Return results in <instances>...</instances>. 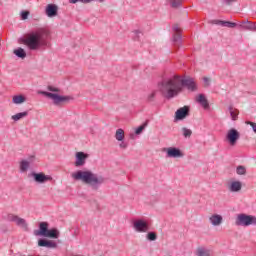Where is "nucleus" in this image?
<instances>
[{"mask_svg":"<svg viewBox=\"0 0 256 256\" xmlns=\"http://www.w3.org/2000/svg\"><path fill=\"white\" fill-rule=\"evenodd\" d=\"M59 231L57 228H52L50 230H48V234H46V237H48L49 239H59Z\"/></svg>","mask_w":256,"mask_h":256,"instance_id":"22","label":"nucleus"},{"mask_svg":"<svg viewBox=\"0 0 256 256\" xmlns=\"http://www.w3.org/2000/svg\"><path fill=\"white\" fill-rule=\"evenodd\" d=\"M146 239L148 241H157V233L155 232H148L146 235Z\"/></svg>","mask_w":256,"mask_h":256,"instance_id":"31","label":"nucleus"},{"mask_svg":"<svg viewBox=\"0 0 256 256\" xmlns=\"http://www.w3.org/2000/svg\"><path fill=\"white\" fill-rule=\"evenodd\" d=\"M20 15H21L22 21L29 19V11H22Z\"/></svg>","mask_w":256,"mask_h":256,"instance_id":"35","label":"nucleus"},{"mask_svg":"<svg viewBox=\"0 0 256 256\" xmlns=\"http://www.w3.org/2000/svg\"><path fill=\"white\" fill-rule=\"evenodd\" d=\"M173 42H174L176 45H181V42H182L181 34L176 33V34L173 36Z\"/></svg>","mask_w":256,"mask_h":256,"instance_id":"33","label":"nucleus"},{"mask_svg":"<svg viewBox=\"0 0 256 256\" xmlns=\"http://www.w3.org/2000/svg\"><path fill=\"white\" fill-rule=\"evenodd\" d=\"M173 30L176 31V32H179V26L175 25V26L173 27Z\"/></svg>","mask_w":256,"mask_h":256,"instance_id":"44","label":"nucleus"},{"mask_svg":"<svg viewBox=\"0 0 256 256\" xmlns=\"http://www.w3.org/2000/svg\"><path fill=\"white\" fill-rule=\"evenodd\" d=\"M29 167H31L30 162L27 160H22L20 162V173H27V171L29 170Z\"/></svg>","mask_w":256,"mask_h":256,"instance_id":"23","label":"nucleus"},{"mask_svg":"<svg viewBox=\"0 0 256 256\" xmlns=\"http://www.w3.org/2000/svg\"><path fill=\"white\" fill-rule=\"evenodd\" d=\"M203 81H204V83H205V87H209V85H211V83L209 82L210 79H209L208 77H204V78H203Z\"/></svg>","mask_w":256,"mask_h":256,"instance_id":"40","label":"nucleus"},{"mask_svg":"<svg viewBox=\"0 0 256 256\" xmlns=\"http://www.w3.org/2000/svg\"><path fill=\"white\" fill-rule=\"evenodd\" d=\"M236 173L237 175H247V168H245V166H238L236 167Z\"/></svg>","mask_w":256,"mask_h":256,"instance_id":"30","label":"nucleus"},{"mask_svg":"<svg viewBox=\"0 0 256 256\" xmlns=\"http://www.w3.org/2000/svg\"><path fill=\"white\" fill-rule=\"evenodd\" d=\"M47 89H48V91H51L52 93H59V91H61L59 88H57L55 86H48Z\"/></svg>","mask_w":256,"mask_h":256,"instance_id":"36","label":"nucleus"},{"mask_svg":"<svg viewBox=\"0 0 256 256\" xmlns=\"http://www.w3.org/2000/svg\"><path fill=\"white\" fill-rule=\"evenodd\" d=\"M252 225H256V217L252 216Z\"/></svg>","mask_w":256,"mask_h":256,"instance_id":"43","label":"nucleus"},{"mask_svg":"<svg viewBox=\"0 0 256 256\" xmlns=\"http://www.w3.org/2000/svg\"><path fill=\"white\" fill-rule=\"evenodd\" d=\"M71 177L74 181H82V183L91 187L92 191H99L101 185L106 181L103 175L93 173V171L90 170H78L72 173Z\"/></svg>","mask_w":256,"mask_h":256,"instance_id":"3","label":"nucleus"},{"mask_svg":"<svg viewBox=\"0 0 256 256\" xmlns=\"http://www.w3.org/2000/svg\"><path fill=\"white\" fill-rule=\"evenodd\" d=\"M25 101H27V98L23 95H15L12 98V103H14V105H21L25 103Z\"/></svg>","mask_w":256,"mask_h":256,"instance_id":"21","label":"nucleus"},{"mask_svg":"<svg viewBox=\"0 0 256 256\" xmlns=\"http://www.w3.org/2000/svg\"><path fill=\"white\" fill-rule=\"evenodd\" d=\"M253 31H256V24L254 23V28H253Z\"/></svg>","mask_w":256,"mask_h":256,"instance_id":"46","label":"nucleus"},{"mask_svg":"<svg viewBox=\"0 0 256 256\" xmlns=\"http://www.w3.org/2000/svg\"><path fill=\"white\" fill-rule=\"evenodd\" d=\"M239 27L245 29L246 31H253L255 29V23L249 21H243Z\"/></svg>","mask_w":256,"mask_h":256,"instance_id":"20","label":"nucleus"},{"mask_svg":"<svg viewBox=\"0 0 256 256\" xmlns=\"http://www.w3.org/2000/svg\"><path fill=\"white\" fill-rule=\"evenodd\" d=\"M28 177H33L35 183H47V181H53V177H51L50 175H45V173L40 172H31Z\"/></svg>","mask_w":256,"mask_h":256,"instance_id":"7","label":"nucleus"},{"mask_svg":"<svg viewBox=\"0 0 256 256\" xmlns=\"http://www.w3.org/2000/svg\"><path fill=\"white\" fill-rule=\"evenodd\" d=\"M115 139L116 141H123V139H125V131L121 128L117 129L115 133Z\"/></svg>","mask_w":256,"mask_h":256,"instance_id":"27","label":"nucleus"},{"mask_svg":"<svg viewBox=\"0 0 256 256\" xmlns=\"http://www.w3.org/2000/svg\"><path fill=\"white\" fill-rule=\"evenodd\" d=\"M133 229L137 233H147L149 231V224L143 219L136 220L133 222Z\"/></svg>","mask_w":256,"mask_h":256,"instance_id":"8","label":"nucleus"},{"mask_svg":"<svg viewBox=\"0 0 256 256\" xmlns=\"http://www.w3.org/2000/svg\"><path fill=\"white\" fill-rule=\"evenodd\" d=\"M197 103H199L203 108L209 109V100L205 97V94H199L196 98Z\"/></svg>","mask_w":256,"mask_h":256,"instance_id":"19","label":"nucleus"},{"mask_svg":"<svg viewBox=\"0 0 256 256\" xmlns=\"http://www.w3.org/2000/svg\"><path fill=\"white\" fill-rule=\"evenodd\" d=\"M156 95H157V91H153L152 93H150V94L147 96V101H148V103H153V101H155Z\"/></svg>","mask_w":256,"mask_h":256,"instance_id":"34","label":"nucleus"},{"mask_svg":"<svg viewBox=\"0 0 256 256\" xmlns=\"http://www.w3.org/2000/svg\"><path fill=\"white\" fill-rule=\"evenodd\" d=\"M129 145L127 144V142L123 141L119 144L120 149H127Z\"/></svg>","mask_w":256,"mask_h":256,"instance_id":"38","label":"nucleus"},{"mask_svg":"<svg viewBox=\"0 0 256 256\" xmlns=\"http://www.w3.org/2000/svg\"><path fill=\"white\" fill-rule=\"evenodd\" d=\"M10 221H13L14 223H16L18 227H22L24 231H27L28 226H27V221H25V219L20 218L19 216H16V215H12L10 217Z\"/></svg>","mask_w":256,"mask_h":256,"instance_id":"13","label":"nucleus"},{"mask_svg":"<svg viewBox=\"0 0 256 256\" xmlns=\"http://www.w3.org/2000/svg\"><path fill=\"white\" fill-rule=\"evenodd\" d=\"M183 87H186L188 91H197V83L191 77L181 79L180 75H174L171 78H167L158 84V89L165 97V99H173L177 97L183 91Z\"/></svg>","mask_w":256,"mask_h":256,"instance_id":"1","label":"nucleus"},{"mask_svg":"<svg viewBox=\"0 0 256 256\" xmlns=\"http://www.w3.org/2000/svg\"><path fill=\"white\" fill-rule=\"evenodd\" d=\"M76 161L74 163L75 167H83L85 163L87 162V159H89V154L85 152H77L76 155Z\"/></svg>","mask_w":256,"mask_h":256,"instance_id":"10","label":"nucleus"},{"mask_svg":"<svg viewBox=\"0 0 256 256\" xmlns=\"http://www.w3.org/2000/svg\"><path fill=\"white\" fill-rule=\"evenodd\" d=\"M182 135L186 139H189V137H191L193 135V131L191 129L187 128V127H183L182 128Z\"/></svg>","mask_w":256,"mask_h":256,"instance_id":"29","label":"nucleus"},{"mask_svg":"<svg viewBox=\"0 0 256 256\" xmlns=\"http://www.w3.org/2000/svg\"><path fill=\"white\" fill-rule=\"evenodd\" d=\"M241 189H243V184L241 183V181H232L228 185V190L230 191V193H239Z\"/></svg>","mask_w":256,"mask_h":256,"instance_id":"15","label":"nucleus"},{"mask_svg":"<svg viewBox=\"0 0 256 256\" xmlns=\"http://www.w3.org/2000/svg\"><path fill=\"white\" fill-rule=\"evenodd\" d=\"M40 93L41 95H44V97H48L49 99H52L54 105H61V103H66L67 101H71V99H73L71 96H61L59 94L46 92V91H42Z\"/></svg>","mask_w":256,"mask_h":256,"instance_id":"4","label":"nucleus"},{"mask_svg":"<svg viewBox=\"0 0 256 256\" xmlns=\"http://www.w3.org/2000/svg\"><path fill=\"white\" fill-rule=\"evenodd\" d=\"M59 11V7L55 4H48L45 9V13L47 17H57V13Z\"/></svg>","mask_w":256,"mask_h":256,"instance_id":"14","label":"nucleus"},{"mask_svg":"<svg viewBox=\"0 0 256 256\" xmlns=\"http://www.w3.org/2000/svg\"><path fill=\"white\" fill-rule=\"evenodd\" d=\"M209 221L211 225H213L214 227H218V225H221L223 223V216L219 214H213L209 217Z\"/></svg>","mask_w":256,"mask_h":256,"instance_id":"17","label":"nucleus"},{"mask_svg":"<svg viewBox=\"0 0 256 256\" xmlns=\"http://www.w3.org/2000/svg\"><path fill=\"white\" fill-rule=\"evenodd\" d=\"M39 247H47L48 249H55L57 248V243L47 239H39L38 240Z\"/></svg>","mask_w":256,"mask_h":256,"instance_id":"16","label":"nucleus"},{"mask_svg":"<svg viewBox=\"0 0 256 256\" xmlns=\"http://www.w3.org/2000/svg\"><path fill=\"white\" fill-rule=\"evenodd\" d=\"M186 117H189V106L179 108L175 112V121H183Z\"/></svg>","mask_w":256,"mask_h":256,"instance_id":"12","label":"nucleus"},{"mask_svg":"<svg viewBox=\"0 0 256 256\" xmlns=\"http://www.w3.org/2000/svg\"><path fill=\"white\" fill-rule=\"evenodd\" d=\"M240 137L241 134L239 131L235 128H231L226 134V141H228V143L233 147L234 145H237V141H239Z\"/></svg>","mask_w":256,"mask_h":256,"instance_id":"6","label":"nucleus"},{"mask_svg":"<svg viewBox=\"0 0 256 256\" xmlns=\"http://www.w3.org/2000/svg\"><path fill=\"white\" fill-rule=\"evenodd\" d=\"M134 33H135V35H137V37H139V34H141V31L135 30Z\"/></svg>","mask_w":256,"mask_h":256,"instance_id":"45","label":"nucleus"},{"mask_svg":"<svg viewBox=\"0 0 256 256\" xmlns=\"http://www.w3.org/2000/svg\"><path fill=\"white\" fill-rule=\"evenodd\" d=\"M214 25H221L222 27H228L229 29H234L237 26L235 22L223 21V20H213Z\"/></svg>","mask_w":256,"mask_h":256,"instance_id":"18","label":"nucleus"},{"mask_svg":"<svg viewBox=\"0 0 256 256\" xmlns=\"http://www.w3.org/2000/svg\"><path fill=\"white\" fill-rule=\"evenodd\" d=\"M164 151L167 157H170L172 159H179L181 157H185V154H183L181 149L177 147L164 148Z\"/></svg>","mask_w":256,"mask_h":256,"instance_id":"9","label":"nucleus"},{"mask_svg":"<svg viewBox=\"0 0 256 256\" xmlns=\"http://www.w3.org/2000/svg\"><path fill=\"white\" fill-rule=\"evenodd\" d=\"M49 233V223L47 222H41L39 224V229L34 231V235L36 237H47V234Z\"/></svg>","mask_w":256,"mask_h":256,"instance_id":"11","label":"nucleus"},{"mask_svg":"<svg viewBox=\"0 0 256 256\" xmlns=\"http://www.w3.org/2000/svg\"><path fill=\"white\" fill-rule=\"evenodd\" d=\"M87 1H89V0H69V3H73V4H75V3H87Z\"/></svg>","mask_w":256,"mask_h":256,"instance_id":"39","label":"nucleus"},{"mask_svg":"<svg viewBox=\"0 0 256 256\" xmlns=\"http://www.w3.org/2000/svg\"><path fill=\"white\" fill-rule=\"evenodd\" d=\"M51 37V32L45 27L37 28L32 31L27 38L22 39V43L30 49V51H37L39 47H47V39Z\"/></svg>","mask_w":256,"mask_h":256,"instance_id":"2","label":"nucleus"},{"mask_svg":"<svg viewBox=\"0 0 256 256\" xmlns=\"http://www.w3.org/2000/svg\"><path fill=\"white\" fill-rule=\"evenodd\" d=\"M30 159H35V156H31Z\"/></svg>","mask_w":256,"mask_h":256,"instance_id":"47","label":"nucleus"},{"mask_svg":"<svg viewBox=\"0 0 256 256\" xmlns=\"http://www.w3.org/2000/svg\"><path fill=\"white\" fill-rule=\"evenodd\" d=\"M228 111L230 112V116L232 121H237L238 115H239V110L233 109V106L228 107Z\"/></svg>","mask_w":256,"mask_h":256,"instance_id":"25","label":"nucleus"},{"mask_svg":"<svg viewBox=\"0 0 256 256\" xmlns=\"http://www.w3.org/2000/svg\"><path fill=\"white\" fill-rule=\"evenodd\" d=\"M13 53L19 59H25V57H27V52H25V49L23 48H17L13 51Z\"/></svg>","mask_w":256,"mask_h":256,"instance_id":"24","label":"nucleus"},{"mask_svg":"<svg viewBox=\"0 0 256 256\" xmlns=\"http://www.w3.org/2000/svg\"><path fill=\"white\" fill-rule=\"evenodd\" d=\"M91 1H99V3H103V1H105V0H88V1H86V3H91Z\"/></svg>","mask_w":256,"mask_h":256,"instance_id":"42","label":"nucleus"},{"mask_svg":"<svg viewBox=\"0 0 256 256\" xmlns=\"http://www.w3.org/2000/svg\"><path fill=\"white\" fill-rule=\"evenodd\" d=\"M148 122H144L142 125H140L136 130L135 133L136 135H141L143 133V130L145 129V127H147Z\"/></svg>","mask_w":256,"mask_h":256,"instance_id":"32","label":"nucleus"},{"mask_svg":"<svg viewBox=\"0 0 256 256\" xmlns=\"http://www.w3.org/2000/svg\"><path fill=\"white\" fill-rule=\"evenodd\" d=\"M235 225L237 227H249V225H253V215L239 214L236 218Z\"/></svg>","mask_w":256,"mask_h":256,"instance_id":"5","label":"nucleus"},{"mask_svg":"<svg viewBox=\"0 0 256 256\" xmlns=\"http://www.w3.org/2000/svg\"><path fill=\"white\" fill-rule=\"evenodd\" d=\"M27 115H29V112H27V111L20 112V113H17L15 115H12L11 119L13 121H20V119H24V117H27Z\"/></svg>","mask_w":256,"mask_h":256,"instance_id":"26","label":"nucleus"},{"mask_svg":"<svg viewBox=\"0 0 256 256\" xmlns=\"http://www.w3.org/2000/svg\"><path fill=\"white\" fill-rule=\"evenodd\" d=\"M226 5H233V3H237V0H224Z\"/></svg>","mask_w":256,"mask_h":256,"instance_id":"41","label":"nucleus"},{"mask_svg":"<svg viewBox=\"0 0 256 256\" xmlns=\"http://www.w3.org/2000/svg\"><path fill=\"white\" fill-rule=\"evenodd\" d=\"M246 125H250V127H252V131H254V133L256 134V123L255 122L247 121Z\"/></svg>","mask_w":256,"mask_h":256,"instance_id":"37","label":"nucleus"},{"mask_svg":"<svg viewBox=\"0 0 256 256\" xmlns=\"http://www.w3.org/2000/svg\"><path fill=\"white\" fill-rule=\"evenodd\" d=\"M170 3V7H172V9H179V7H181L182 2L181 0H167Z\"/></svg>","mask_w":256,"mask_h":256,"instance_id":"28","label":"nucleus"}]
</instances>
